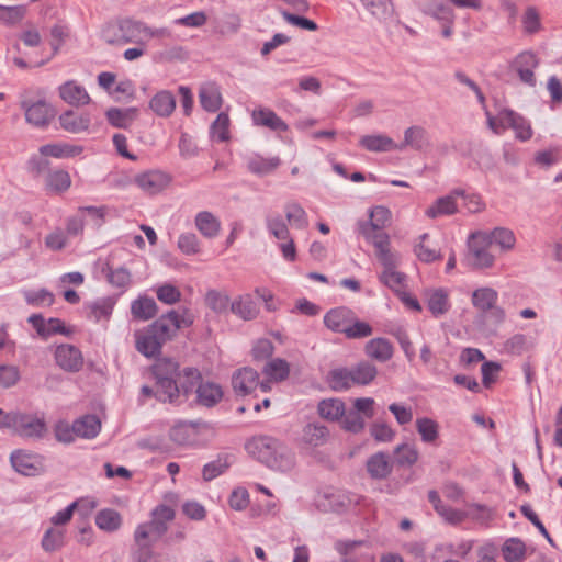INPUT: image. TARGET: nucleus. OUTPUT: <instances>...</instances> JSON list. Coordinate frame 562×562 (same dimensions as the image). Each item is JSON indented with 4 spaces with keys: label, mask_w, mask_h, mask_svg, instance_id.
Returning <instances> with one entry per match:
<instances>
[{
    "label": "nucleus",
    "mask_w": 562,
    "mask_h": 562,
    "mask_svg": "<svg viewBox=\"0 0 562 562\" xmlns=\"http://www.w3.org/2000/svg\"><path fill=\"white\" fill-rule=\"evenodd\" d=\"M247 453L274 471L289 472L295 467L294 452L279 439L270 436H256L249 439Z\"/></svg>",
    "instance_id": "f257e3e1"
},
{
    "label": "nucleus",
    "mask_w": 562,
    "mask_h": 562,
    "mask_svg": "<svg viewBox=\"0 0 562 562\" xmlns=\"http://www.w3.org/2000/svg\"><path fill=\"white\" fill-rule=\"evenodd\" d=\"M147 24L134 18L120 19L115 25L103 31V37L109 44L147 45Z\"/></svg>",
    "instance_id": "f03ea898"
},
{
    "label": "nucleus",
    "mask_w": 562,
    "mask_h": 562,
    "mask_svg": "<svg viewBox=\"0 0 562 562\" xmlns=\"http://www.w3.org/2000/svg\"><path fill=\"white\" fill-rule=\"evenodd\" d=\"M215 431L205 422H178L170 429V439L180 446L204 447L213 438Z\"/></svg>",
    "instance_id": "7ed1b4c3"
},
{
    "label": "nucleus",
    "mask_w": 562,
    "mask_h": 562,
    "mask_svg": "<svg viewBox=\"0 0 562 562\" xmlns=\"http://www.w3.org/2000/svg\"><path fill=\"white\" fill-rule=\"evenodd\" d=\"M183 378L184 381L181 382L182 393L188 395L196 386V401L200 405L213 407L222 400V387L213 382H202V376L198 369H183Z\"/></svg>",
    "instance_id": "20e7f679"
},
{
    "label": "nucleus",
    "mask_w": 562,
    "mask_h": 562,
    "mask_svg": "<svg viewBox=\"0 0 562 562\" xmlns=\"http://www.w3.org/2000/svg\"><path fill=\"white\" fill-rule=\"evenodd\" d=\"M193 322V314L188 308H182L181 312H168L148 327L157 335L162 344H165L170 340L180 328L189 327Z\"/></svg>",
    "instance_id": "39448f33"
},
{
    "label": "nucleus",
    "mask_w": 562,
    "mask_h": 562,
    "mask_svg": "<svg viewBox=\"0 0 562 562\" xmlns=\"http://www.w3.org/2000/svg\"><path fill=\"white\" fill-rule=\"evenodd\" d=\"M498 292L491 286H480L471 294L473 307L483 314H488L495 325H501L506 319V312L497 305Z\"/></svg>",
    "instance_id": "423d86ee"
},
{
    "label": "nucleus",
    "mask_w": 562,
    "mask_h": 562,
    "mask_svg": "<svg viewBox=\"0 0 562 562\" xmlns=\"http://www.w3.org/2000/svg\"><path fill=\"white\" fill-rule=\"evenodd\" d=\"M491 244L473 233L469 239L468 259L475 268H490L494 263V256L490 252Z\"/></svg>",
    "instance_id": "0eeeda50"
},
{
    "label": "nucleus",
    "mask_w": 562,
    "mask_h": 562,
    "mask_svg": "<svg viewBox=\"0 0 562 562\" xmlns=\"http://www.w3.org/2000/svg\"><path fill=\"white\" fill-rule=\"evenodd\" d=\"M424 300L428 311L436 318L446 315L451 308L450 292L446 288L425 290Z\"/></svg>",
    "instance_id": "6e6552de"
},
{
    "label": "nucleus",
    "mask_w": 562,
    "mask_h": 562,
    "mask_svg": "<svg viewBox=\"0 0 562 562\" xmlns=\"http://www.w3.org/2000/svg\"><path fill=\"white\" fill-rule=\"evenodd\" d=\"M251 121L255 126L266 127L272 132L284 133L289 131L286 122L269 108L258 106L254 109Z\"/></svg>",
    "instance_id": "1a4fd4ad"
},
{
    "label": "nucleus",
    "mask_w": 562,
    "mask_h": 562,
    "mask_svg": "<svg viewBox=\"0 0 562 562\" xmlns=\"http://www.w3.org/2000/svg\"><path fill=\"white\" fill-rule=\"evenodd\" d=\"M134 181L145 193L154 195L161 192L169 184L170 177L159 170H149L137 175Z\"/></svg>",
    "instance_id": "9d476101"
},
{
    "label": "nucleus",
    "mask_w": 562,
    "mask_h": 562,
    "mask_svg": "<svg viewBox=\"0 0 562 562\" xmlns=\"http://www.w3.org/2000/svg\"><path fill=\"white\" fill-rule=\"evenodd\" d=\"M538 66V58L532 52H522L516 56L512 67L519 76V79L530 86H536V77L533 70Z\"/></svg>",
    "instance_id": "9b49d317"
},
{
    "label": "nucleus",
    "mask_w": 562,
    "mask_h": 562,
    "mask_svg": "<svg viewBox=\"0 0 562 562\" xmlns=\"http://www.w3.org/2000/svg\"><path fill=\"white\" fill-rule=\"evenodd\" d=\"M168 525H161L153 519L137 526L134 532V540L137 547H150L160 539L167 531Z\"/></svg>",
    "instance_id": "f8f14e48"
},
{
    "label": "nucleus",
    "mask_w": 562,
    "mask_h": 562,
    "mask_svg": "<svg viewBox=\"0 0 562 562\" xmlns=\"http://www.w3.org/2000/svg\"><path fill=\"white\" fill-rule=\"evenodd\" d=\"M259 385V374L251 368L237 370L232 376V386L237 395L245 396L255 391Z\"/></svg>",
    "instance_id": "ddd939ff"
},
{
    "label": "nucleus",
    "mask_w": 562,
    "mask_h": 562,
    "mask_svg": "<svg viewBox=\"0 0 562 562\" xmlns=\"http://www.w3.org/2000/svg\"><path fill=\"white\" fill-rule=\"evenodd\" d=\"M57 364L65 371H79L83 364L81 351L72 345H61L55 352Z\"/></svg>",
    "instance_id": "4468645a"
},
{
    "label": "nucleus",
    "mask_w": 562,
    "mask_h": 562,
    "mask_svg": "<svg viewBox=\"0 0 562 562\" xmlns=\"http://www.w3.org/2000/svg\"><path fill=\"white\" fill-rule=\"evenodd\" d=\"M58 90L59 97L69 105L82 106L91 101L86 88L75 80L66 81L59 86Z\"/></svg>",
    "instance_id": "2eb2a0df"
},
{
    "label": "nucleus",
    "mask_w": 562,
    "mask_h": 562,
    "mask_svg": "<svg viewBox=\"0 0 562 562\" xmlns=\"http://www.w3.org/2000/svg\"><path fill=\"white\" fill-rule=\"evenodd\" d=\"M246 165L251 173L265 177L274 172L281 166V159L279 156L265 157L254 153L247 157Z\"/></svg>",
    "instance_id": "dca6fc26"
},
{
    "label": "nucleus",
    "mask_w": 562,
    "mask_h": 562,
    "mask_svg": "<svg viewBox=\"0 0 562 562\" xmlns=\"http://www.w3.org/2000/svg\"><path fill=\"white\" fill-rule=\"evenodd\" d=\"M162 345V341L148 326L145 329L135 333L136 350L147 358L158 355Z\"/></svg>",
    "instance_id": "f3484780"
},
{
    "label": "nucleus",
    "mask_w": 562,
    "mask_h": 562,
    "mask_svg": "<svg viewBox=\"0 0 562 562\" xmlns=\"http://www.w3.org/2000/svg\"><path fill=\"white\" fill-rule=\"evenodd\" d=\"M353 315V311L348 307H335L325 314L324 324L329 330L345 335Z\"/></svg>",
    "instance_id": "a211bd4d"
},
{
    "label": "nucleus",
    "mask_w": 562,
    "mask_h": 562,
    "mask_svg": "<svg viewBox=\"0 0 562 562\" xmlns=\"http://www.w3.org/2000/svg\"><path fill=\"white\" fill-rule=\"evenodd\" d=\"M63 130L72 134L87 132L91 125V115L88 112L68 110L59 116Z\"/></svg>",
    "instance_id": "6ab92c4d"
},
{
    "label": "nucleus",
    "mask_w": 562,
    "mask_h": 562,
    "mask_svg": "<svg viewBox=\"0 0 562 562\" xmlns=\"http://www.w3.org/2000/svg\"><path fill=\"white\" fill-rule=\"evenodd\" d=\"M477 237L487 240L491 246L499 247L503 251L512 250L516 244L514 232L505 227H496L491 232H477Z\"/></svg>",
    "instance_id": "aec40b11"
},
{
    "label": "nucleus",
    "mask_w": 562,
    "mask_h": 562,
    "mask_svg": "<svg viewBox=\"0 0 562 562\" xmlns=\"http://www.w3.org/2000/svg\"><path fill=\"white\" fill-rule=\"evenodd\" d=\"M38 151L46 157L67 159L79 156L83 151V147L70 143L57 142L41 146Z\"/></svg>",
    "instance_id": "412c9836"
},
{
    "label": "nucleus",
    "mask_w": 562,
    "mask_h": 562,
    "mask_svg": "<svg viewBox=\"0 0 562 562\" xmlns=\"http://www.w3.org/2000/svg\"><path fill=\"white\" fill-rule=\"evenodd\" d=\"M231 312L243 321L255 319L259 314V306L251 294L238 295L231 303Z\"/></svg>",
    "instance_id": "4be33fe9"
},
{
    "label": "nucleus",
    "mask_w": 562,
    "mask_h": 562,
    "mask_svg": "<svg viewBox=\"0 0 562 562\" xmlns=\"http://www.w3.org/2000/svg\"><path fill=\"white\" fill-rule=\"evenodd\" d=\"M366 355L379 362H386L392 359L394 348L392 342L382 337L370 339L364 346Z\"/></svg>",
    "instance_id": "5701e85b"
},
{
    "label": "nucleus",
    "mask_w": 562,
    "mask_h": 562,
    "mask_svg": "<svg viewBox=\"0 0 562 562\" xmlns=\"http://www.w3.org/2000/svg\"><path fill=\"white\" fill-rule=\"evenodd\" d=\"M485 117L487 127L496 135L503 134L510 125L515 117V111L504 108L501 109L496 115H493L485 104V109H482Z\"/></svg>",
    "instance_id": "b1692460"
},
{
    "label": "nucleus",
    "mask_w": 562,
    "mask_h": 562,
    "mask_svg": "<svg viewBox=\"0 0 562 562\" xmlns=\"http://www.w3.org/2000/svg\"><path fill=\"white\" fill-rule=\"evenodd\" d=\"M12 468L21 475L33 476L35 474V454L32 451L18 449L11 452Z\"/></svg>",
    "instance_id": "393cba45"
},
{
    "label": "nucleus",
    "mask_w": 562,
    "mask_h": 562,
    "mask_svg": "<svg viewBox=\"0 0 562 562\" xmlns=\"http://www.w3.org/2000/svg\"><path fill=\"white\" fill-rule=\"evenodd\" d=\"M458 195H454V190L445 196L437 199L426 211L425 214L429 218H437L439 216L452 215L458 210Z\"/></svg>",
    "instance_id": "a878e982"
},
{
    "label": "nucleus",
    "mask_w": 562,
    "mask_h": 562,
    "mask_svg": "<svg viewBox=\"0 0 562 562\" xmlns=\"http://www.w3.org/2000/svg\"><path fill=\"white\" fill-rule=\"evenodd\" d=\"M201 106L207 112H216L222 105V94L218 86L214 82H206L199 91Z\"/></svg>",
    "instance_id": "bb28decb"
},
{
    "label": "nucleus",
    "mask_w": 562,
    "mask_h": 562,
    "mask_svg": "<svg viewBox=\"0 0 562 562\" xmlns=\"http://www.w3.org/2000/svg\"><path fill=\"white\" fill-rule=\"evenodd\" d=\"M414 254L425 263H431L442 258L440 250L435 247L427 233L422 234L414 245Z\"/></svg>",
    "instance_id": "cd10ccee"
},
{
    "label": "nucleus",
    "mask_w": 562,
    "mask_h": 562,
    "mask_svg": "<svg viewBox=\"0 0 562 562\" xmlns=\"http://www.w3.org/2000/svg\"><path fill=\"white\" fill-rule=\"evenodd\" d=\"M416 430L424 443L438 446L440 426L437 420L430 417H419L416 419Z\"/></svg>",
    "instance_id": "c85d7f7f"
},
{
    "label": "nucleus",
    "mask_w": 562,
    "mask_h": 562,
    "mask_svg": "<svg viewBox=\"0 0 562 562\" xmlns=\"http://www.w3.org/2000/svg\"><path fill=\"white\" fill-rule=\"evenodd\" d=\"M194 224L201 235L209 239L215 238L221 231L220 220L209 211L199 212Z\"/></svg>",
    "instance_id": "c756f323"
},
{
    "label": "nucleus",
    "mask_w": 562,
    "mask_h": 562,
    "mask_svg": "<svg viewBox=\"0 0 562 562\" xmlns=\"http://www.w3.org/2000/svg\"><path fill=\"white\" fill-rule=\"evenodd\" d=\"M182 387L178 385L177 380H156L155 398L162 403H177Z\"/></svg>",
    "instance_id": "7c9ffc66"
},
{
    "label": "nucleus",
    "mask_w": 562,
    "mask_h": 562,
    "mask_svg": "<svg viewBox=\"0 0 562 562\" xmlns=\"http://www.w3.org/2000/svg\"><path fill=\"white\" fill-rule=\"evenodd\" d=\"M360 146L369 151L382 153L396 150L397 144L383 134L366 135L359 140Z\"/></svg>",
    "instance_id": "2f4dec72"
},
{
    "label": "nucleus",
    "mask_w": 562,
    "mask_h": 562,
    "mask_svg": "<svg viewBox=\"0 0 562 562\" xmlns=\"http://www.w3.org/2000/svg\"><path fill=\"white\" fill-rule=\"evenodd\" d=\"M149 108L162 117L170 116L176 108V99L170 91L161 90L157 92L149 102Z\"/></svg>",
    "instance_id": "473e14b6"
},
{
    "label": "nucleus",
    "mask_w": 562,
    "mask_h": 562,
    "mask_svg": "<svg viewBox=\"0 0 562 562\" xmlns=\"http://www.w3.org/2000/svg\"><path fill=\"white\" fill-rule=\"evenodd\" d=\"M427 143V132L422 126H411L404 132V140L397 144L396 150H404L409 147L415 150H420Z\"/></svg>",
    "instance_id": "72a5a7b5"
},
{
    "label": "nucleus",
    "mask_w": 562,
    "mask_h": 562,
    "mask_svg": "<svg viewBox=\"0 0 562 562\" xmlns=\"http://www.w3.org/2000/svg\"><path fill=\"white\" fill-rule=\"evenodd\" d=\"M153 374L155 380H169L183 378V371H179V364L172 359L161 358L158 359L153 366Z\"/></svg>",
    "instance_id": "f704fd0d"
},
{
    "label": "nucleus",
    "mask_w": 562,
    "mask_h": 562,
    "mask_svg": "<svg viewBox=\"0 0 562 562\" xmlns=\"http://www.w3.org/2000/svg\"><path fill=\"white\" fill-rule=\"evenodd\" d=\"M157 304L149 296H139L131 304V313L134 318L139 321H148L157 314Z\"/></svg>",
    "instance_id": "c9c22d12"
},
{
    "label": "nucleus",
    "mask_w": 562,
    "mask_h": 562,
    "mask_svg": "<svg viewBox=\"0 0 562 562\" xmlns=\"http://www.w3.org/2000/svg\"><path fill=\"white\" fill-rule=\"evenodd\" d=\"M109 123L117 128H127L137 116L136 108H111L105 112Z\"/></svg>",
    "instance_id": "e433bc0d"
},
{
    "label": "nucleus",
    "mask_w": 562,
    "mask_h": 562,
    "mask_svg": "<svg viewBox=\"0 0 562 562\" xmlns=\"http://www.w3.org/2000/svg\"><path fill=\"white\" fill-rule=\"evenodd\" d=\"M56 334L64 336H70L72 330L67 328L63 321L59 318L45 319L41 315H37V335L43 337H49Z\"/></svg>",
    "instance_id": "4c0bfd02"
},
{
    "label": "nucleus",
    "mask_w": 562,
    "mask_h": 562,
    "mask_svg": "<svg viewBox=\"0 0 562 562\" xmlns=\"http://www.w3.org/2000/svg\"><path fill=\"white\" fill-rule=\"evenodd\" d=\"M367 470L373 479L386 477L392 470L389 456L383 452L374 453L367 461Z\"/></svg>",
    "instance_id": "58836bf2"
},
{
    "label": "nucleus",
    "mask_w": 562,
    "mask_h": 562,
    "mask_svg": "<svg viewBox=\"0 0 562 562\" xmlns=\"http://www.w3.org/2000/svg\"><path fill=\"white\" fill-rule=\"evenodd\" d=\"M233 463V457L229 454H221L215 460L206 463L202 470L204 481H212L225 473Z\"/></svg>",
    "instance_id": "ea45409f"
},
{
    "label": "nucleus",
    "mask_w": 562,
    "mask_h": 562,
    "mask_svg": "<svg viewBox=\"0 0 562 562\" xmlns=\"http://www.w3.org/2000/svg\"><path fill=\"white\" fill-rule=\"evenodd\" d=\"M11 430L21 437H33L35 435V416L14 412Z\"/></svg>",
    "instance_id": "a19ab883"
},
{
    "label": "nucleus",
    "mask_w": 562,
    "mask_h": 562,
    "mask_svg": "<svg viewBox=\"0 0 562 562\" xmlns=\"http://www.w3.org/2000/svg\"><path fill=\"white\" fill-rule=\"evenodd\" d=\"M329 436L327 427L319 424H307L303 429L302 440L311 447L323 446Z\"/></svg>",
    "instance_id": "79ce46f5"
},
{
    "label": "nucleus",
    "mask_w": 562,
    "mask_h": 562,
    "mask_svg": "<svg viewBox=\"0 0 562 562\" xmlns=\"http://www.w3.org/2000/svg\"><path fill=\"white\" fill-rule=\"evenodd\" d=\"M231 120L226 112L217 114L215 121L210 126V137L217 143L228 142L231 139Z\"/></svg>",
    "instance_id": "37998d69"
},
{
    "label": "nucleus",
    "mask_w": 562,
    "mask_h": 562,
    "mask_svg": "<svg viewBox=\"0 0 562 562\" xmlns=\"http://www.w3.org/2000/svg\"><path fill=\"white\" fill-rule=\"evenodd\" d=\"M101 429V423L95 415H86L75 420V431L77 437L94 438Z\"/></svg>",
    "instance_id": "c03bdc74"
},
{
    "label": "nucleus",
    "mask_w": 562,
    "mask_h": 562,
    "mask_svg": "<svg viewBox=\"0 0 562 562\" xmlns=\"http://www.w3.org/2000/svg\"><path fill=\"white\" fill-rule=\"evenodd\" d=\"M318 414L330 422L340 420L345 413V404L338 398L323 400L318 404Z\"/></svg>",
    "instance_id": "a18cd8bd"
},
{
    "label": "nucleus",
    "mask_w": 562,
    "mask_h": 562,
    "mask_svg": "<svg viewBox=\"0 0 562 562\" xmlns=\"http://www.w3.org/2000/svg\"><path fill=\"white\" fill-rule=\"evenodd\" d=\"M329 386L335 391H345L353 386L351 368H337L327 375Z\"/></svg>",
    "instance_id": "49530a36"
},
{
    "label": "nucleus",
    "mask_w": 562,
    "mask_h": 562,
    "mask_svg": "<svg viewBox=\"0 0 562 562\" xmlns=\"http://www.w3.org/2000/svg\"><path fill=\"white\" fill-rule=\"evenodd\" d=\"M353 385H368L378 374V369L374 364L368 361H361L351 368Z\"/></svg>",
    "instance_id": "de8ad7c7"
},
{
    "label": "nucleus",
    "mask_w": 562,
    "mask_h": 562,
    "mask_svg": "<svg viewBox=\"0 0 562 562\" xmlns=\"http://www.w3.org/2000/svg\"><path fill=\"white\" fill-rule=\"evenodd\" d=\"M114 305L115 301L111 297L99 299L88 306V316L94 322H100L102 319L108 321L112 315Z\"/></svg>",
    "instance_id": "09e8293b"
},
{
    "label": "nucleus",
    "mask_w": 562,
    "mask_h": 562,
    "mask_svg": "<svg viewBox=\"0 0 562 562\" xmlns=\"http://www.w3.org/2000/svg\"><path fill=\"white\" fill-rule=\"evenodd\" d=\"M122 524L121 515L114 509H102L95 516V525L99 529L113 532L116 531Z\"/></svg>",
    "instance_id": "8fccbe9b"
},
{
    "label": "nucleus",
    "mask_w": 562,
    "mask_h": 562,
    "mask_svg": "<svg viewBox=\"0 0 562 562\" xmlns=\"http://www.w3.org/2000/svg\"><path fill=\"white\" fill-rule=\"evenodd\" d=\"M45 184L48 191L61 193L69 189L71 179L67 171L54 170L46 176Z\"/></svg>",
    "instance_id": "3c124183"
},
{
    "label": "nucleus",
    "mask_w": 562,
    "mask_h": 562,
    "mask_svg": "<svg viewBox=\"0 0 562 562\" xmlns=\"http://www.w3.org/2000/svg\"><path fill=\"white\" fill-rule=\"evenodd\" d=\"M368 221H361L358 224L385 228L391 223L392 218L390 209L384 205H375L371 207L368 212Z\"/></svg>",
    "instance_id": "603ef678"
},
{
    "label": "nucleus",
    "mask_w": 562,
    "mask_h": 562,
    "mask_svg": "<svg viewBox=\"0 0 562 562\" xmlns=\"http://www.w3.org/2000/svg\"><path fill=\"white\" fill-rule=\"evenodd\" d=\"M266 227L269 234L277 240H283L291 235L286 222L279 213L268 214L266 216Z\"/></svg>",
    "instance_id": "864d4df0"
},
{
    "label": "nucleus",
    "mask_w": 562,
    "mask_h": 562,
    "mask_svg": "<svg viewBox=\"0 0 562 562\" xmlns=\"http://www.w3.org/2000/svg\"><path fill=\"white\" fill-rule=\"evenodd\" d=\"M65 528H48L42 538V548L47 552H54L65 544Z\"/></svg>",
    "instance_id": "5fc2aeb1"
},
{
    "label": "nucleus",
    "mask_w": 562,
    "mask_h": 562,
    "mask_svg": "<svg viewBox=\"0 0 562 562\" xmlns=\"http://www.w3.org/2000/svg\"><path fill=\"white\" fill-rule=\"evenodd\" d=\"M263 373L270 381L280 382L289 376L290 366L283 359H272L265 366Z\"/></svg>",
    "instance_id": "6e6d98bb"
},
{
    "label": "nucleus",
    "mask_w": 562,
    "mask_h": 562,
    "mask_svg": "<svg viewBox=\"0 0 562 562\" xmlns=\"http://www.w3.org/2000/svg\"><path fill=\"white\" fill-rule=\"evenodd\" d=\"M288 222L297 229H305L308 226V218L305 210L299 203H288L284 207Z\"/></svg>",
    "instance_id": "4d7b16f0"
},
{
    "label": "nucleus",
    "mask_w": 562,
    "mask_h": 562,
    "mask_svg": "<svg viewBox=\"0 0 562 562\" xmlns=\"http://www.w3.org/2000/svg\"><path fill=\"white\" fill-rule=\"evenodd\" d=\"M231 303L229 296L224 292L210 290L205 294V304L217 314L226 313Z\"/></svg>",
    "instance_id": "13d9d810"
},
{
    "label": "nucleus",
    "mask_w": 562,
    "mask_h": 562,
    "mask_svg": "<svg viewBox=\"0 0 562 562\" xmlns=\"http://www.w3.org/2000/svg\"><path fill=\"white\" fill-rule=\"evenodd\" d=\"M368 12L378 20H386L393 11L391 0H359Z\"/></svg>",
    "instance_id": "bf43d9fd"
},
{
    "label": "nucleus",
    "mask_w": 562,
    "mask_h": 562,
    "mask_svg": "<svg viewBox=\"0 0 562 562\" xmlns=\"http://www.w3.org/2000/svg\"><path fill=\"white\" fill-rule=\"evenodd\" d=\"M394 456L398 465L411 467L417 462L419 453L414 445L402 443L395 448Z\"/></svg>",
    "instance_id": "052dcab7"
},
{
    "label": "nucleus",
    "mask_w": 562,
    "mask_h": 562,
    "mask_svg": "<svg viewBox=\"0 0 562 562\" xmlns=\"http://www.w3.org/2000/svg\"><path fill=\"white\" fill-rule=\"evenodd\" d=\"M522 31L532 35L541 31L542 23L539 11L535 7H528L521 16Z\"/></svg>",
    "instance_id": "680f3d73"
},
{
    "label": "nucleus",
    "mask_w": 562,
    "mask_h": 562,
    "mask_svg": "<svg viewBox=\"0 0 562 562\" xmlns=\"http://www.w3.org/2000/svg\"><path fill=\"white\" fill-rule=\"evenodd\" d=\"M178 249L187 256L198 255L201 251V243L196 234L187 232L180 234L177 241Z\"/></svg>",
    "instance_id": "e2e57ef3"
},
{
    "label": "nucleus",
    "mask_w": 562,
    "mask_h": 562,
    "mask_svg": "<svg viewBox=\"0 0 562 562\" xmlns=\"http://www.w3.org/2000/svg\"><path fill=\"white\" fill-rule=\"evenodd\" d=\"M370 435L376 442H392L396 436V431L385 422L376 420L370 426Z\"/></svg>",
    "instance_id": "0e129e2a"
},
{
    "label": "nucleus",
    "mask_w": 562,
    "mask_h": 562,
    "mask_svg": "<svg viewBox=\"0 0 562 562\" xmlns=\"http://www.w3.org/2000/svg\"><path fill=\"white\" fill-rule=\"evenodd\" d=\"M380 281L394 291L396 294L402 290L405 281V274L397 271L396 268L383 269L379 277Z\"/></svg>",
    "instance_id": "69168bd1"
},
{
    "label": "nucleus",
    "mask_w": 562,
    "mask_h": 562,
    "mask_svg": "<svg viewBox=\"0 0 562 562\" xmlns=\"http://www.w3.org/2000/svg\"><path fill=\"white\" fill-rule=\"evenodd\" d=\"M340 424L346 431L359 434L366 427V419L358 412L350 409L348 412L345 411L344 416L340 418Z\"/></svg>",
    "instance_id": "338daca9"
},
{
    "label": "nucleus",
    "mask_w": 562,
    "mask_h": 562,
    "mask_svg": "<svg viewBox=\"0 0 562 562\" xmlns=\"http://www.w3.org/2000/svg\"><path fill=\"white\" fill-rule=\"evenodd\" d=\"M509 127L514 130L516 138L521 142L529 140L533 135L530 122L517 112Z\"/></svg>",
    "instance_id": "774afa93"
}]
</instances>
